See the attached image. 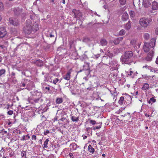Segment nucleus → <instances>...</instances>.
I'll return each instance as SVG.
<instances>
[{
  "label": "nucleus",
  "mask_w": 158,
  "mask_h": 158,
  "mask_svg": "<svg viewBox=\"0 0 158 158\" xmlns=\"http://www.w3.org/2000/svg\"><path fill=\"white\" fill-rule=\"evenodd\" d=\"M39 29L38 25L36 23L33 25L32 27L31 24L27 25L24 28V32L26 34H33Z\"/></svg>",
  "instance_id": "nucleus-1"
},
{
  "label": "nucleus",
  "mask_w": 158,
  "mask_h": 158,
  "mask_svg": "<svg viewBox=\"0 0 158 158\" xmlns=\"http://www.w3.org/2000/svg\"><path fill=\"white\" fill-rule=\"evenodd\" d=\"M152 21V19L151 18L145 17L140 18L139 20V24L141 27L143 28H146Z\"/></svg>",
  "instance_id": "nucleus-2"
},
{
  "label": "nucleus",
  "mask_w": 158,
  "mask_h": 158,
  "mask_svg": "<svg viewBox=\"0 0 158 158\" xmlns=\"http://www.w3.org/2000/svg\"><path fill=\"white\" fill-rule=\"evenodd\" d=\"M21 84L22 85H21V86L25 87L26 86L27 87L25 89L29 90L31 89V88L34 87L33 82L27 79H24L21 82Z\"/></svg>",
  "instance_id": "nucleus-3"
},
{
  "label": "nucleus",
  "mask_w": 158,
  "mask_h": 158,
  "mask_svg": "<svg viewBox=\"0 0 158 158\" xmlns=\"http://www.w3.org/2000/svg\"><path fill=\"white\" fill-rule=\"evenodd\" d=\"M110 67L113 70H117L119 68V65L117 63V62L115 60H113L110 63Z\"/></svg>",
  "instance_id": "nucleus-4"
},
{
  "label": "nucleus",
  "mask_w": 158,
  "mask_h": 158,
  "mask_svg": "<svg viewBox=\"0 0 158 158\" xmlns=\"http://www.w3.org/2000/svg\"><path fill=\"white\" fill-rule=\"evenodd\" d=\"M72 12L74 14V18H76L77 19H80L82 17V14L80 11L73 9Z\"/></svg>",
  "instance_id": "nucleus-5"
},
{
  "label": "nucleus",
  "mask_w": 158,
  "mask_h": 158,
  "mask_svg": "<svg viewBox=\"0 0 158 158\" xmlns=\"http://www.w3.org/2000/svg\"><path fill=\"white\" fill-rule=\"evenodd\" d=\"M7 34L6 29L4 27H0V38L4 37Z\"/></svg>",
  "instance_id": "nucleus-6"
},
{
  "label": "nucleus",
  "mask_w": 158,
  "mask_h": 158,
  "mask_svg": "<svg viewBox=\"0 0 158 158\" xmlns=\"http://www.w3.org/2000/svg\"><path fill=\"white\" fill-rule=\"evenodd\" d=\"M151 48H152L150 46L148 43L145 42L144 43L143 50L144 52H148L149 50H151Z\"/></svg>",
  "instance_id": "nucleus-7"
},
{
  "label": "nucleus",
  "mask_w": 158,
  "mask_h": 158,
  "mask_svg": "<svg viewBox=\"0 0 158 158\" xmlns=\"http://www.w3.org/2000/svg\"><path fill=\"white\" fill-rule=\"evenodd\" d=\"M130 44L135 49L139 48L140 45L137 43L136 40L135 39L132 40L130 42Z\"/></svg>",
  "instance_id": "nucleus-8"
},
{
  "label": "nucleus",
  "mask_w": 158,
  "mask_h": 158,
  "mask_svg": "<svg viewBox=\"0 0 158 158\" xmlns=\"http://www.w3.org/2000/svg\"><path fill=\"white\" fill-rule=\"evenodd\" d=\"M9 22L10 24L15 26L18 25L19 24L18 21L15 19L10 18L9 19Z\"/></svg>",
  "instance_id": "nucleus-9"
},
{
  "label": "nucleus",
  "mask_w": 158,
  "mask_h": 158,
  "mask_svg": "<svg viewBox=\"0 0 158 158\" xmlns=\"http://www.w3.org/2000/svg\"><path fill=\"white\" fill-rule=\"evenodd\" d=\"M154 54L153 51H151L148 53V56L146 58V60L149 61H151Z\"/></svg>",
  "instance_id": "nucleus-10"
},
{
  "label": "nucleus",
  "mask_w": 158,
  "mask_h": 158,
  "mask_svg": "<svg viewBox=\"0 0 158 158\" xmlns=\"http://www.w3.org/2000/svg\"><path fill=\"white\" fill-rule=\"evenodd\" d=\"M120 60L123 63L130 64V63L129 62V59L127 57H126L124 56V57L122 56L120 58Z\"/></svg>",
  "instance_id": "nucleus-11"
},
{
  "label": "nucleus",
  "mask_w": 158,
  "mask_h": 158,
  "mask_svg": "<svg viewBox=\"0 0 158 158\" xmlns=\"http://www.w3.org/2000/svg\"><path fill=\"white\" fill-rule=\"evenodd\" d=\"M156 39L155 38H152L149 43L150 46L151 47L152 49L153 48L155 45L156 43Z\"/></svg>",
  "instance_id": "nucleus-12"
},
{
  "label": "nucleus",
  "mask_w": 158,
  "mask_h": 158,
  "mask_svg": "<svg viewBox=\"0 0 158 158\" xmlns=\"http://www.w3.org/2000/svg\"><path fill=\"white\" fill-rule=\"evenodd\" d=\"M133 52L131 51H127L124 53V56L129 59L131 57L133 56Z\"/></svg>",
  "instance_id": "nucleus-13"
},
{
  "label": "nucleus",
  "mask_w": 158,
  "mask_h": 158,
  "mask_svg": "<svg viewBox=\"0 0 158 158\" xmlns=\"http://www.w3.org/2000/svg\"><path fill=\"white\" fill-rule=\"evenodd\" d=\"M151 3L148 0H146L143 2V6L145 8H148L151 6Z\"/></svg>",
  "instance_id": "nucleus-14"
},
{
  "label": "nucleus",
  "mask_w": 158,
  "mask_h": 158,
  "mask_svg": "<svg viewBox=\"0 0 158 158\" xmlns=\"http://www.w3.org/2000/svg\"><path fill=\"white\" fill-rule=\"evenodd\" d=\"M152 9L153 10L158 9V3L156 1H153L152 3Z\"/></svg>",
  "instance_id": "nucleus-15"
},
{
  "label": "nucleus",
  "mask_w": 158,
  "mask_h": 158,
  "mask_svg": "<svg viewBox=\"0 0 158 158\" xmlns=\"http://www.w3.org/2000/svg\"><path fill=\"white\" fill-rule=\"evenodd\" d=\"M128 15L126 12L123 13L122 16V20L123 21H126L128 19Z\"/></svg>",
  "instance_id": "nucleus-16"
},
{
  "label": "nucleus",
  "mask_w": 158,
  "mask_h": 158,
  "mask_svg": "<svg viewBox=\"0 0 158 158\" xmlns=\"http://www.w3.org/2000/svg\"><path fill=\"white\" fill-rule=\"evenodd\" d=\"M123 37H120L115 39L114 41V43L115 44H119L123 39Z\"/></svg>",
  "instance_id": "nucleus-17"
},
{
  "label": "nucleus",
  "mask_w": 158,
  "mask_h": 158,
  "mask_svg": "<svg viewBox=\"0 0 158 158\" xmlns=\"http://www.w3.org/2000/svg\"><path fill=\"white\" fill-rule=\"evenodd\" d=\"M70 147L71 148V149L73 150H75L78 148L79 147L77 146V144L74 143H72L70 144Z\"/></svg>",
  "instance_id": "nucleus-18"
},
{
  "label": "nucleus",
  "mask_w": 158,
  "mask_h": 158,
  "mask_svg": "<svg viewBox=\"0 0 158 158\" xmlns=\"http://www.w3.org/2000/svg\"><path fill=\"white\" fill-rule=\"evenodd\" d=\"M71 72L68 71L67 73L63 76V78L64 79L67 80H69L70 78Z\"/></svg>",
  "instance_id": "nucleus-19"
},
{
  "label": "nucleus",
  "mask_w": 158,
  "mask_h": 158,
  "mask_svg": "<svg viewBox=\"0 0 158 158\" xmlns=\"http://www.w3.org/2000/svg\"><path fill=\"white\" fill-rule=\"evenodd\" d=\"M149 87V85L147 83H144L142 88V89L143 90H148Z\"/></svg>",
  "instance_id": "nucleus-20"
},
{
  "label": "nucleus",
  "mask_w": 158,
  "mask_h": 158,
  "mask_svg": "<svg viewBox=\"0 0 158 158\" xmlns=\"http://www.w3.org/2000/svg\"><path fill=\"white\" fill-rule=\"evenodd\" d=\"M100 44L102 46H106L107 44L106 40L104 39H101L100 40Z\"/></svg>",
  "instance_id": "nucleus-21"
},
{
  "label": "nucleus",
  "mask_w": 158,
  "mask_h": 158,
  "mask_svg": "<svg viewBox=\"0 0 158 158\" xmlns=\"http://www.w3.org/2000/svg\"><path fill=\"white\" fill-rule=\"evenodd\" d=\"M131 27V22L130 21H129L128 23L126 24L125 28L127 30H129L130 29Z\"/></svg>",
  "instance_id": "nucleus-22"
},
{
  "label": "nucleus",
  "mask_w": 158,
  "mask_h": 158,
  "mask_svg": "<svg viewBox=\"0 0 158 158\" xmlns=\"http://www.w3.org/2000/svg\"><path fill=\"white\" fill-rule=\"evenodd\" d=\"M88 148L89 151L92 153H93L94 152L95 150L94 148H93L92 146L91 145H89L88 147Z\"/></svg>",
  "instance_id": "nucleus-23"
},
{
  "label": "nucleus",
  "mask_w": 158,
  "mask_h": 158,
  "mask_svg": "<svg viewBox=\"0 0 158 158\" xmlns=\"http://www.w3.org/2000/svg\"><path fill=\"white\" fill-rule=\"evenodd\" d=\"M71 120L73 122H77L79 120V117L73 116L71 117Z\"/></svg>",
  "instance_id": "nucleus-24"
},
{
  "label": "nucleus",
  "mask_w": 158,
  "mask_h": 158,
  "mask_svg": "<svg viewBox=\"0 0 158 158\" xmlns=\"http://www.w3.org/2000/svg\"><path fill=\"white\" fill-rule=\"evenodd\" d=\"M143 37L145 40H148L150 38V34L148 33H145L143 35Z\"/></svg>",
  "instance_id": "nucleus-25"
},
{
  "label": "nucleus",
  "mask_w": 158,
  "mask_h": 158,
  "mask_svg": "<svg viewBox=\"0 0 158 158\" xmlns=\"http://www.w3.org/2000/svg\"><path fill=\"white\" fill-rule=\"evenodd\" d=\"M84 69L85 70L89 69V64L88 63H85L83 65Z\"/></svg>",
  "instance_id": "nucleus-26"
},
{
  "label": "nucleus",
  "mask_w": 158,
  "mask_h": 158,
  "mask_svg": "<svg viewBox=\"0 0 158 158\" xmlns=\"http://www.w3.org/2000/svg\"><path fill=\"white\" fill-rule=\"evenodd\" d=\"M56 103L57 104H59L62 102L63 99L62 98H57L56 100Z\"/></svg>",
  "instance_id": "nucleus-27"
},
{
  "label": "nucleus",
  "mask_w": 158,
  "mask_h": 158,
  "mask_svg": "<svg viewBox=\"0 0 158 158\" xmlns=\"http://www.w3.org/2000/svg\"><path fill=\"white\" fill-rule=\"evenodd\" d=\"M35 64L38 66H41L43 64L42 61L40 60H37L35 62Z\"/></svg>",
  "instance_id": "nucleus-28"
},
{
  "label": "nucleus",
  "mask_w": 158,
  "mask_h": 158,
  "mask_svg": "<svg viewBox=\"0 0 158 158\" xmlns=\"http://www.w3.org/2000/svg\"><path fill=\"white\" fill-rule=\"evenodd\" d=\"M129 14L131 18H134L135 17V13L134 11L131 10L129 12Z\"/></svg>",
  "instance_id": "nucleus-29"
},
{
  "label": "nucleus",
  "mask_w": 158,
  "mask_h": 158,
  "mask_svg": "<svg viewBox=\"0 0 158 158\" xmlns=\"http://www.w3.org/2000/svg\"><path fill=\"white\" fill-rule=\"evenodd\" d=\"M156 101V99L154 97H152L150 99V100L148 101V102L149 104H152V103L155 102Z\"/></svg>",
  "instance_id": "nucleus-30"
},
{
  "label": "nucleus",
  "mask_w": 158,
  "mask_h": 158,
  "mask_svg": "<svg viewBox=\"0 0 158 158\" xmlns=\"http://www.w3.org/2000/svg\"><path fill=\"white\" fill-rule=\"evenodd\" d=\"M61 82V80H60L57 78H55L52 82V83L54 84L55 85H56L57 83H60Z\"/></svg>",
  "instance_id": "nucleus-31"
},
{
  "label": "nucleus",
  "mask_w": 158,
  "mask_h": 158,
  "mask_svg": "<svg viewBox=\"0 0 158 158\" xmlns=\"http://www.w3.org/2000/svg\"><path fill=\"white\" fill-rule=\"evenodd\" d=\"M49 140L48 139H47L45 141L44 143V148H48V144Z\"/></svg>",
  "instance_id": "nucleus-32"
},
{
  "label": "nucleus",
  "mask_w": 158,
  "mask_h": 158,
  "mask_svg": "<svg viewBox=\"0 0 158 158\" xmlns=\"http://www.w3.org/2000/svg\"><path fill=\"white\" fill-rule=\"evenodd\" d=\"M124 100V97H121L120 99L118 101V102L119 104L120 105H122L123 103V101Z\"/></svg>",
  "instance_id": "nucleus-33"
},
{
  "label": "nucleus",
  "mask_w": 158,
  "mask_h": 158,
  "mask_svg": "<svg viewBox=\"0 0 158 158\" xmlns=\"http://www.w3.org/2000/svg\"><path fill=\"white\" fill-rule=\"evenodd\" d=\"M126 33L125 31L123 29H122L119 32V34L120 35H124Z\"/></svg>",
  "instance_id": "nucleus-34"
},
{
  "label": "nucleus",
  "mask_w": 158,
  "mask_h": 158,
  "mask_svg": "<svg viewBox=\"0 0 158 158\" xmlns=\"http://www.w3.org/2000/svg\"><path fill=\"white\" fill-rule=\"evenodd\" d=\"M119 2L121 5H123L126 4V0H119Z\"/></svg>",
  "instance_id": "nucleus-35"
},
{
  "label": "nucleus",
  "mask_w": 158,
  "mask_h": 158,
  "mask_svg": "<svg viewBox=\"0 0 158 158\" xmlns=\"http://www.w3.org/2000/svg\"><path fill=\"white\" fill-rule=\"evenodd\" d=\"M26 152L25 151H22L21 153V156L22 157H25V158H26Z\"/></svg>",
  "instance_id": "nucleus-36"
},
{
  "label": "nucleus",
  "mask_w": 158,
  "mask_h": 158,
  "mask_svg": "<svg viewBox=\"0 0 158 158\" xmlns=\"http://www.w3.org/2000/svg\"><path fill=\"white\" fill-rule=\"evenodd\" d=\"M128 75L132 78L134 77V74L133 72L132 71H131L130 72L128 73Z\"/></svg>",
  "instance_id": "nucleus-37"
},
{
  "label": "nucleus",
  "mask_w": 158,
  "mask_h": 158,
  "mask_svg": "<svg viewBox=\"0 0 158 158\" xmlns=\"http://www.w3.org/2000/svg\"><path fill=\"white\" fill-rule=\"evenodd\" d=\"M4 9V7L3 3L0 2V11H2Z\"/></svg>",
  "instance_id": "nucleus-38"
},
{
  "label": "nucleus",
  "mask_w": 158,
  "mask_h": 158,
  "mask_svg": "<svg viewBox=\"0 0 158 158\" xmlns=\"http://www.w3.org/2000/svg\"><path fill=\"white\" fill-rule=\"evenodd\" d=\"M6 71L4 69H2L0 70V76L2 74H4Z\"/></svg>",
  "instance_id": "nucleus-39"
},
{
  "label": "nucleus",
  "mask_w": 158,
  "mask_h": 158,
  "mask_svg": "<svg viewBox=\"0 0 158 158\" xmlns=\"http://www.w3.org/2000/svg\"><path fill=\"white\" fill-rule=\"evenodd\" d=\"M149 70H150L151 72H154L155 73L156 72V71L154 68L152 67L151 66L150 68H149Z\"/></svg>",
  "instance_id": "nucleus-40"
},
{
  "label": "nucleus",
  "mask_w": 158,
  "mask_h": 158,
  "mask_svg": "<svg viewBox=\"0 0 158 158\" xmlns=\"http://www.w3.org/2000/svg\"><path fill=\"white\" fill-rule=\"evenodd\" d=\"M89 123L92 125H94L96 124V121L95 120H90Z\"/></svg>",
  "instance_id": "nucleus-41"
},
{
  "label": "nucleus",
  "mask_w": 158,
  "mask_h": 158,
  "mask_svg": "<svg viewBox=\"0 0 158 158\" xmlns=\"http://www.w3.org/2000/svg\"><path fill=\"white\" fill-rule=\"evenodd\" d=\"M100 54H98L97 55H94V58H95L96 59H97L100 56Z\"/></svg>",
  "instance_id": "nucleus-42"
},
{
  "label": "nucleus",
  "mask_w": 158,
  "mask_h": 158,
  "mask_svg": "<svg viewBox=\"0 0 158 158\" xmlns=\"http://www.w3.org/2000/svg\"><path fill=\"white\" fill-rule=\"evenodd\" d=\"M32 140H36V136L35 135H33L31 137Z\"/></svg>",
  "instance_id": "nucleus-43"
},
{
  "label": "nucleus",
  "mask_w": 158,
  "mask_h": 158,
  "mask_svg": "<svg viewBox=\"0 0 158 158\" xmlns=\"http://www.w3.org/2000/svg\"><path fill=\"white\" fill-rule=\"evenodd\" d=\"M13 111L12 110H9L7 112V113L8 114L10 115H11L13 114Z\"/></svg>",
  "instance_id": "nucleus-44"
},
{
  "label": "nucleus",
  "mask_w": 158,
  "mask_h": 158,
  "mask_svg": "<svg viewBox=\"0 0 158 158\" xmlns=\"http://www.w3.org/2000/svg\"><path fill=\"white\" fill-rule=\"evenodd\" d=\"M49 133V131L48 130H45L44 131V135H46L48 134Z\"/></svg>",
  "instance_id": "nucleus-45"
},
{
  "label": "nucleus",
  "mask_w": 158,
  "mask_h": 158,
  "mask_svg": "<svg viewBox=\"0 0 158 158\" xmlns=\"http://www.w3.org/2000/svg\"><path fill=\"white\" fill-rule=\"evenodd\" d=\"M101 127V125H100L99 126H96L94 128H93V129L94 130H95V129H98L100 128Z\"/></svg>",
  "instance_id": "nucleus-46"
},
{
  "label": "nucleus",
  "mask_w": 158,
  "mask_h": 158,
  "mask_svg": "<svg viewBox=\"0 0 158 158\" xmlns=\"http://www.w3.org/2000/svg\"><path fill=\"white\" fill-rule=\"evenodd\" d=\"M89 40V39L88 38H85L83 39V41L86 42Z\"/></svg>",
  "instance_id": "nucleus-47"
},
{
  "label": "nucleus",
  "mask_w": 158,
  "mask_h": 158,
  "mask_svg": "<svg viewBox=\"0 0 158 158\" xmlns=\"http://www.w3.org/2000/svg\"><path fill=\"white\" fill-rule=\"evenodd\" d=\"M143 68H146V69H149V68H150V66H149L148 65H145V66H143Z\"/></svg>",
  "instance_id": "nucleus-48"
},
{
  "label": "nucleus",
  "mask_w": 158,
  "mask_h": 158,
  "mask_svg": "<svg viewBox=\"0 0 158 158\" xmlns=\"http://www.w3.org/2000/svg\"><path fill=\"white\" fill-rule=\"evenodd\" d=\"M128 114L129 115V116H130V113H127L123 115H122L121 116L123 117H124Z\"/></svg>",
  "instance_id": "nucleus-49"
},
{
  "label": "nucleus",
  "mask_w": 158,
  "mask_h": 158,
  "mask_svg": "<svg viewBox=\"0 0 158 158\" xmlns=\"http://www.w3.org/2000/svg\"><path fill=\"white\" fill-rule=\"evenodd\" d=\"M155 33L156 34L158 35V27L156 28L155 30Z\"/></svg>",
  "instance_id": "nucleus-50"
},
{
  "label": "nucleus",
  "mask_w": 158,
  "mask_h": 158,
  "mask_svg": "<svg viewBox=\"0 0 158 158\" xmlns=\"http://www.w3.org/2000/svg\"><path fill=\"white\" fill-rule=\"evenodd\" d=\"M69 156L70 157H71V158H73V154L72 153H70L69 154Z\"/></svg>",
  "instance_id": "nucleus-51"
},
{
  "label": "nucleus",
  "mask_w": 158,
  "mask_h": 158,
  "mask_svg": "<svg viewBox=\"0 0 158 158\" xmlns=\"http://www.w3.org/2000/svg\"><path fill=\"white\" fill-rule=\"evenodd\" d=\"M103 7L105 9H106L107 8V6L106 5H104L103 6Z\"/></svg>",
  "instance_id": "nucleus-52"
},
{
  "label": "nucleus",
  "mask_w": 158,
  "mask_h": 158,
  "mask_svg": "<svg viewBox=\"0 0 158 158\" xmlns=\"http://www.w3.org/2000/svg\"><path fill=\"white\" fill-rule=\"evenodd\" d=\"M156 63L158 64V56L157 57L156 60Z\"/></svg>",
  "instance_id": "nucleus-53"
},
{
  "label": "nucleus",
  "mask_w": 158,
  "mask_h": 158,
  "mask_svg": "<svg viewBox=\"0 0 158 158\" xmlns=\"http://www.w3.org/2000/svg\"><path fill=\"white\" fill-rule=\"evenodd\" d=\"M78 23L80 25H81L82 24V22L81 20H79L78 21Z\"/></svg>",
  "instance_id": "nucleus-54"
},
{
  "label": "nucleus",
  "mask_w": 158,
  "mask_h": 158,
  "mask_svg": "<svg viewBox=\"0 0 158 158\" xmlns=\"http://www.w3.org/2000/svg\"><path fill=\"white\" fill-rule=\"evenodd\" d=\"M45 89H47L48 90H50V88L48 87H45Z\"/></svg>",
  "instance_id": "nucleus-55"
},
{
  "label": "nucleus",
  "mask_w": 158,
  "mask_h": 158,
  "mask_svg": "<svg viewBox=\"0 0 158 158\" xmlns=\"http://www.w3.org/2000/svg\"><path fill=\"white\" fill-rule=\"evenodd\" d=\"M94 14L96 15H97V16H98V17H100V15H98L97 12H95L94 13Z\"/></svg>",
  "instance_id": "nucleus-56"
},
{
  "label": "nucleus",
  "mask_w": 158,
  "mask_h": 158,
  "mask_svg": "<svg viewBox=\"0 0 158 158\" xmlns=\"http://www.w3.org/2000/svg\"><path fill=\"white\" fill-rule=\"evenodd\" d=\"M39 100V99H36L34 101L35 102H38V101Z\"/></svg>",
  "instance_id": "nucleus-57"
},
{
  "label": "nucleus",
  "mask_w": 158,
  "mask_h": 158,
  "mask_svg": "<svg viewBox=\"0 0 158 158\" xmlns=\"http://www.w3.org/2000/svg\"><path fill=\"white\" fill-rule=\"evenodd\" d=\"M145 116L147 117H149L150 116V115L147 114H145Z\"/></svg>",
  "instance_id": "nucleus-58"
},
{
  "label": "nucleus",
  "mask_w": 158,
  "mask_h": 158,
  "mask_svg": "<svg viewBox=\"0 0 158 158\" xmlns=\"http://www.w3.org/2000/svg\"><path fill=\"white\" fill-rule=\"evenodd\" d=\"M50 37H54V35H52L51 34H50Z\"/></svg>",
  "instance_id": "nucleus-59"
},
{
  "label": "nucleus",
  "mask_w": 158,
  "mask_h": 158,
  "mask_svg": "<svg viewBox=\"0 0 158 158\" xmlns=\"http://www.w3.org/2000/svg\"><path fill=\"white\" fill-rule=\"evenodd\" d=\"M62 2L63 3V4H65V0H62Z\"/></svg>",
  "instance_id": "nucleus-60"
},
{
  "label": "nucleus",
  "mask_w": 158,
  "mask_h": 158,
  "mask_svg": "<svg viewBox=\"0 0 158 158\" xmlns=\"http://www.w3.org/2000/svg\"><path fill=\"white\" fill-rule=\"evenodd\" d=\"M87 137L86 135H85L84 137H83V139H85L87 138Z\"/></svg>",
  "instance_id": "nucleus-61"
},
{
  "label": "nucleus",
  "mask_w": 158,
  "mask_h": 158,
  "mask_svg": "<svg viewBox=\"0 0 158 158\" xmlns=\"http://www.w3.org/2000/svg\"><path fill=\"white\" fill-rule=\"evenodd\" d=\"M39 141H40V143L41 144L42 143V139H40L39 140Z\"/></svg>",
  "instance_id": "nucleus-62"
},
{
  "label": "nucleus",
  "mask_w": 158,
  "mask_h": 158,
  "mask_svg": "<svg viewBox=\"0 0 158 158\" xmlns=\"http://www.w3.org/2000/svg\"><path fill=\"white\" fill-rule=\"evenodd\" d=\"M111 74H113V76H115L116 77L117 76V74H116H116H113V73H111Z\"/></svg>",
  "instance_id": "nucleus-63"
},
{
  "label": "nucleus",
  "mask_w": 158,
  "mask_h": 158,
  "mask_svg": "<svg viewBox=\"0 0 158 158\" xmlns=\"http://www.w3.org/2000/svg\"><path fill=\"white\" fill-rule=\"evenodd\" d=\"M4 150H3V148H2V150L0 151L1 152H2Z\"/></svg>",
  "instance_id": "nucleus-64"
}]
</instances>
